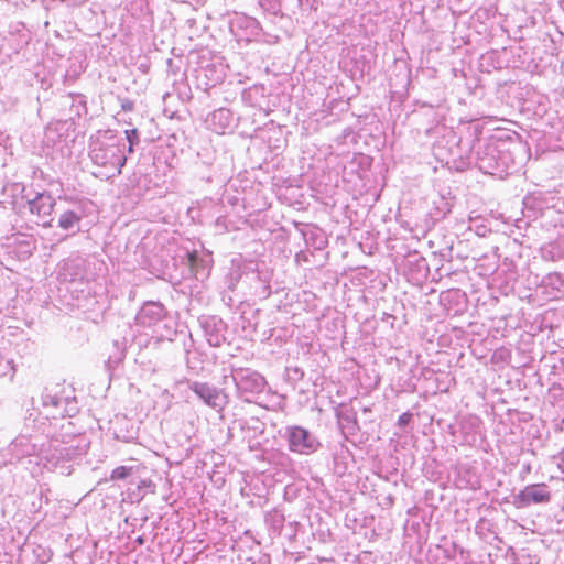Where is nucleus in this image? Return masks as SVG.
<instances>
[{"label":"nucleus","instance_id":"nucleus-8","mask_svg":"<svg viewBox=\"0 0 564 564\" xmlns=\"http://www.w3.org/2000/svg\"><path fill=\"white\" fill-rule=\"evenodd\" d=\"M126 133H127V138L129 140V143H130L129 152H132L133 151V149H132V147H133V138H137V130L133 129L131 131H126Z\"/></svg>","mask_w":564,"mask_h":564},{"label":"nucleus","instance_id":"nucleus-7","mask_svg":"<svg viewBox=\"0 0 564 564\" xmlns=\"http://www.w3.org/2000/svg\"><path fill=\"white\" fill-rule=\"evenodd\" d=\"M412 420V414L410 412L402 413L398 417V425L401 427L406 426Z\"/></svg>","mask_w":564,"mask_h":564},{"label":"nucleus","instance_id":"nucleus-3","mask_svg":"<svg viewBox=\"0 0 564 564\" xmlns=\"http://www.w3.org/2000/svg\"><path fill=\"white\" fill-rule=\"evenodd\" d=\"M30 210L37 217V224L46 227L51 225L52 213L55 206L54 198L48 194H39L30 203Z\"/></svg>","mask_w":564,"mask_h":564},{"label":"nucleus","instance_id":"nucleus-5","mask_svg":"<svg viewBox=\"0 0 564 564\" xmlns=\"http://www.w3.org/2000/svg\"><path fill=\"white\" fill-rule=\"evenodd\" d=\"M80 220V217L73 210L63 213L59 217L58 224L63 229H69Z\"/></svg>","mask_w":564,"mask_h":564},{"label":"nucleus","instance_id":"nucleus-4","mask_svg":"<svg viewBox=\"0 0 564 564\" xmlns=\"http://www.w3.org/2000/svg\"><path fill=\"white\" fill-rule=\"evenodd\" d=\"M193 391L208 405H216L218 392L207 383H194Z\"/></svg>","mask_w":564,"mask_h":564},{"label":"nucleus","instance_id":"nucleus-6","mask_svg":"<svg viewBox=\"0 0 564 564\" xmlns=\"http://www.w3.org/2000/svg\"><path fill=\"white\" fill-rule=\"evenodd\" d=\"M133 471V467L118 466L110 474V480H122L129 477Z\"/></svg>","mask_w":564,"mask_h":564},{"label":"nucleus","instance_id":"nucleus-2","mask_svg":"<svg viewBox=\"0 0 564 564\" xmlns=\"http://www.w3.org/2000/svg\"><path fill=\"white\" fill-rule=\"evenodd\" d=\"M551 494L546 490L545 485L536 484L527 486L516 497L514 503L518 508H525L532 503L549 502Z\"/></svg>","mask_w":564,"mask_h":564},{"label":"nucleus","instance_id":"nucleus-9","mask_svg":"<svg viewBox=\"0 0 564 564\" xmlns=\"http://www.w3.org/2000/svg\"><path fill=\"white\" fill-rule=\"evenodd\" d=\"M196 260H197L196 251L188 253V262L191 265H194L196 263Z\"/></svg>","mask_w":564,"mask_h":564},{"label":"nucleus","instance_id":"nucleus-1","mask_svg":"<svg viewBox=\"0 0 564 564\" xmlns=\"http://www.w3.org/2000/svg\"><path fill=\"white\" fill-rule=\"evenodd\" d=\"M290 451L308 455L317 449L318 443L311 437L310 432L301 426H292L288 431Z\"/></svg>","mask_w":564,"mask_h":564}]
</instances>
